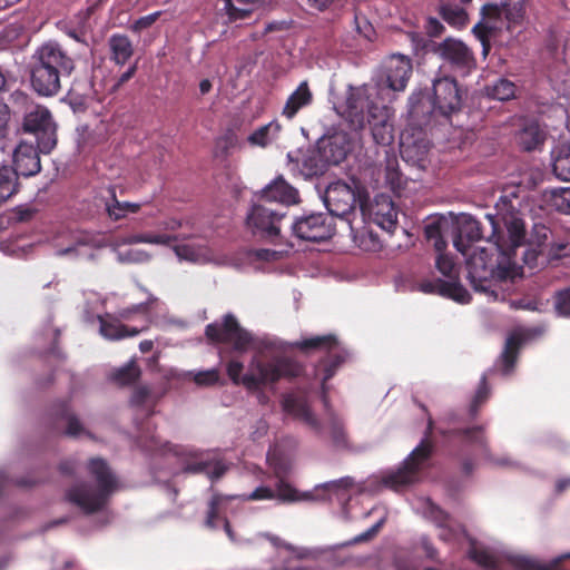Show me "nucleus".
Listing matches in <instances>:
<instances>
[{
  "instance_id": "1",
  "label": "nucleus",
  "mask_w": 570,
  "mask_h": 570,
  "mask_svg": "<svg viewBox=\"0 0 570 570\" xmlns=\"http://www.w3.org/2000/svg\"><path fill=\"white\" fill-rule=\"evenodd\" d=\"M485 218L491 227L488 242L492 243V252L480 247L468 258V278L475 292L497 299L499 283L517 276V266L512 263V257L515 255V249L524 245L527 232L523 219L514 214L503 217L507 237L501 234L493 215L487 214Z\"/></svg>"
},
{
  "instance_id": "2",
  "label": "nucleus",
  "mask_w": 570,
  "mask_h": 570,
  "mask_svg": "<svg viewBox=\"0 0 570 570\" xmlns=\"http://www.w3.org/2000/svg\"><path fill=\"white\" fill-rule=\"evenodd\" d=\"M244 364L232 360L226 365V372L235 385H243L248 391H257L262 386L275 384L281 379H295L302 375L304 367L287 356H275L264 361L255 355L248 364V372L242 375Z\"/></svg>"
},
{
  "instance_id": "3",
  "label": "nucleus",
  "mask_w": 570,
  "mask_h": 570,
  "mask_svg": "<svg viewBox=\"0 0 570 570\" xmlns=\"http://www.w3.org/2000/svg\"><path fill=\"white\" fill-rule=\"evenodd\" d=\"M87 470L96 487L92 488L86 482L78 483L67 490L66 499L85 514H94L108 504L110 497L119 489V481L107 461L101 458L90 459Z\"/></svg>"
},
{
  "instance_id": "4",
  "label": "nucleus",
  "mask_w": 570,
  "mask_h": 570,
  "mask_svg": "<svg viewBox=\"0 0 570 570\" xmlns=\"http://www.w3.org/2000/svg\"><path fill=\"white\" fill-rule=\"evenodd\" d=\"M73 69V59L58 43H45L35 55L30 77L31 86L40 96H56L61 88L60 78L70 76Z\"/></svg>"
},
{
  "instance_id": "5",
  "label": "nucleus",
  "mask_w": 570,
  "mask_h": 570,
  "mask_svg": "<svg viewBox=\"0 0 570 570\" xmlns=\"http://www.w3.org/2000/svg\"><path fill=\"white\" fill-rule=\"evenodd\" d=\"M292 346L304 354L313 351L324 352L325 355L315 366L316 374L322 375V400L325 407L328 406L327 382L336 374L337 370L346 362L348 353L340 346L338 340L333 334L316 335L296 341Z\"/></svg>"
},
{
  "instance_id": "6",
  "label": "nucleus",
  "mask_w": 570,
  "mask_h": 570,
  "mask_svg": "<svg viewBox=\"0 0 570 570\" xmlns=\"http://www.w3.org/2000/svg\"><path fill=\"white\" fill-rule=\"evenodd\" d=\"M434 429V421L428 419L424 438L404 460L401 468L383 478V483L395 491L414 483L420 472L426 466L434 452V444L431 440Z\"/></svg>"
},
{
  "instance_id": "7",
  "label": "nucleus",
  "mask_w": 570,
  "mask_h": 570,
  "mask_svg": "<svg viewBox=\"0 0 570 570\" xmlns=\"http://www.w3.org/2000/svg\"><path fill=\"white\" fill-rule=\"evenodd\" d=\"M22 129L32 134L39 150L49 154L57 144L56 124L49 109L41 105L30 104L26 108Z\"/></svg>"
},
{
  "instance_id": "8",
  "label": "nucleus",
  "mask_w": 570,
  "mask_h": 570,
  "mask_svg": "<svg viewBox=\"0 0 570 570\" xmlns=\"http://www.w3.org/2000/svg\"><path fill=\"white\" fill-rule=\"evenodd\" d=\"M205 335L210 343L230 344L233 351L245 353L253 344V335L243 328L233 314H226L223 322L210 323L205 327Z\"/></svg>"
},
{
  "instance_id": "9",
  "label": "nucleus",
  "mask_w": 570,
  "mask_h": 570,
  "mask_svg": "<svg viewBox=\"0 0 570 570\" xmlns=\"http://www.w3.org/2000/svg\"><path fill=\"white\" fill-rule=\"evenodd\" d=\"M293 234L306 242L321 243L335 233L334 218L325 213H311L297 217L292 224Z\"/></svg>"
},
{
  "instance_id": "10",
  "label": "nucleus",
  "mask_w": 570,
  "mask_h": 570,
  "mask_svg": "<svg viewBox=\"0 0 570 570\" xmlns=\"http://www.w3.org/2000/svg\"><path fill=\"white\" fill-rule=\"evenodd\" d=\"M285 213H279L271 205L254 204L247 215V225L262 238L275 242L281 235V222Z\"/></svg>"
},
{
  "instance_id": "11",
  "label": "nucleus",
  "mask_w": 570,
  "mask_h": 570,
  "mask_svg": "<svg viewBox=\"0 0 570 570\" xmlns=\"http://www.w3.org/2000/svg\"><path fill=\"white\" fill-rule=\"evenodd\" d=\"M442 60L448 62L452 69L462 75L469 73L475 68V58L470 48L461 40L446 38L436 43L433 49Z\"/></svg>"
},
{
  "instance_id": "12",
  "label": "nucleus",
  "mask_w": 570,
  "mask_h": 570,
  "mask_svg": "<svg viewBox=\"0 0 570 570\" xmlns=\"http://www.w3.org/2000/svg\"><path fill=\"white\" fill-rule=\"evenodd\" d=\"M433 107L443 117L459 111L462 107V90L451 77L438 78L433 81Z\"/></svg>"
},
{
  "instance_id": "13",
  "label": "nucleus",
  "mask_w": 570,
  "mask_h": 570,
  "mask_svg": "<svg viewBox=\"0 0 570 570\" xmlns=\"http://www.w3.org/2000/svg\"><path fill=\"white\" fill-rule=\"evenodd\" d=\"M324 203L332 217H345L355 209L357 195L348 184L337 180L327 186Z\"/></svg>"
},
{
  "instance_id": "14",
  "label": "nucleus",
  "mask_w": 570,
  "mask_h": 570,
  "mask_svg": "<svg viewBox=\"0 0 570 570\" xmlns=\"http://www.w3.org/2000/svg\"><path fill=\"white\" fill-rule=\"evenodd\" d=\"M281 404L283 411L286 414L298 421H302L316 434L322 433L323 426L320 420L313 413L306 396L296 395L294 393H286L282 396Z\"/></svg>"
},
{
  "instance_id": "15",
  "label": "nucleus",
  "mask_w": 570,
  "mask_h": 570,
  "mask_svg": "<svg viewBox=\"0 0 570 570\" xmlns=\"http://www.w3.org/2000/svg\"><path fill=\"white\" fill-rule=\"evenodd\" d=\"M430 151V141L424 137L401 135L400 154L404 161L424 168Z\"/></svg>"
},
{
  "instance_id": "16",
  "label": "nucleus",
  "mask_w": 570,
  "mask_h": 570,
  "mask_svg": "<svg viewBox=\"0 0 570 570\" xmlns=\"http://www.w3.org/2000/svg\"><path fill=\"white\" fill-rule=\"evenodd\" d=\"M39 153L32 144L21 142L13 153V169L19 176L30 177L38 174L41 169Z\"/></svg>"
},
{
  "instance_id": "17",
  "label": "nucleus",
  "mask_w": 570,
  "mask_h": 570,
  "mask_svg": "<svg viewBox=\"0 0 570 570\" xmlns=\"http://www.w3.org/2000/svg\"><path fill=\"white\" fill-rule=\"evenodd\" d=\"M412 73L411 60L402 56H393L385 67V83L393 91H402Z\"/></svg>"
},
{
  "instance_id": "18",
  "label": "nucleus",
  "mask_w": 570,
  "mask_h": 570,
  "mask_svg": "<svg viewBox=\"0 0 570 570\" xmlns=\"http://www.w3.org/2000/svg\"><path fill=\"white\" fill-rule=\"evenodd\" d=\"M373 222L386 230H392L397 224V210L390 196L381 194L375 196L370 206Z\"/></svg>"
},
{
  "instance_id": "19",
  "label": "nucleus",
  "mask_w": 570,
  "mask_h": 570,
  "mask_svg": "<svg viewBox=\"0 0 570 570\" xmlns=\"http://www.w3.org/2000/svg\"><path fill=\"white\" fill-rule=\"evenodd\" d=\"M262 198L268 203L294 205L299 202L298 190L282 176L276 177L262 190Z\"/></svg>"
},
{
  "instance_id": "20",
  "label": "nucleus",
  "mask_w": 570,
  "mask_h": 570,
  "mask_svg": "<svg viewBox=\"0 0 570 570\" xmlns=\"http://www.w3.org/2000/svg\"><path fill=\"white\" fill-rule=\"evenodd\" d=\"M409 118L419 127L428 126L438 109L433 107V100L423 92L411 95L409 98Z\"/></svg>"
},
{
  "instance_id": "21",
  "label": "nucleus",
  "mask_w": 570,
  "mask_h": 570,
  "mask_svg": "<svg viewBox=\"0 0 570 570\" xmlns=\"http://www.w3.org/2000/svg\"><path fill=\"white\" fill-rule=\"evenodd\" d=\"M439 433L444 438L446 445L458 441L463 445H475L483 450L487 449V439L482 426H472L466 429H440Z\"/></svg>"
},
{
  "instance_id": "22",
  "label": "nucleus",
  "mask_w": 570,
  "mask_h": 570,
  "mask_svg": "<svg viewBox=\"0 0 570 570\" xmlns=\"http://www.w3.org/2000/svg\"><path fill=\"white\" fill-rule=\"evenodd\" d=\"M464 238L468 240V243H473L483 238L488 240L489 236L487 237L483 235L482 225L479 220L468 216L461 222L458 228V234L453 239L455 249L463 255H466L470 246L469 244L464 243Z\"/></svg>"
},
{
  "instance_id": "23",
  "label": "nucleus",
  "mask_w": 570,
  "mask_h": 570,
  "mask_svg": "<svg viewBox=\"0 0 570 570\" xmlns=\"http://www.w3.org/2000/svg\"><path fill=\"white\" fill-rule=\"evenodd\" d=\"M547 130L537 120H528L518 132L517 139L525 151L540 149L547 139Z\"/></svg>"
},
{
  "instance_id": "24",
  "label": "nucleus",
  "mask_w": 570,
  "mask_h": 570,
  "mask_svg": "<svg viewBox=\"0 0 570 570\" xmlns=\"http://www.w3.org/2000/svg\"><path fill=\"white\" fill-rule=\"evenodd\" d=\"M100 324V334L107 340H122L125 337L136 336L140 333L137 327H130L120 322L119 318L106 313L98 316Z\"/></svg>"
},
{
  "instance_id": "25",
  "label": "nucleus",
  "mask_w": 570,
  "mask_h": 570,
  "mask_svg": "<svg viewBox=\"0 0 570 570\" xmlns=\"http://www.w3.org/2000/svg\"><path fill=\"white\" fill-rule=\"evenodd\" d=\"M422 289L425 293L438 292L440 295L462 304L469 303L471 299V295L468 289L464 288L460 283L455 282H445L442 279H438L435 284L428 282L422 284Z\"/></svg>"
},
{
  "instance_id": "26",
  "label": "nucleus",
  "mask_w": 570,
  "mask_h": 570,
  "mask_svg": "<svg viewBox=\"0 0 570 570\" xmlns=\"http://www.w3.org/2000/svg\"><path fill=\"white\" fill-rule=\"evenodd\" d=\"M312 101L313 92L309 89L308 82L304 80L287 98L282 115L292 119L302 108L309 106Z\"/></svg>"
},
{
  "instance_id": "27",
  "label": "nucleus",
  "mask_w": 570,
  "mask_h": 570,
  "mask_svg": "<svg viewBox=\"0 0 570 570\" xmlns=\"http://www.w3.org/2000/svg\"><path fill=\"white\" fill-rule=\"evenodd\" d=\"M554 234L552 230L543 224H535L532 228L531 236L529 239V244L531 247V252L529 250L524 256V262L530 265V256L531 259L537 258L538 256H543L544 249L549 247L550 242L552 240Z\"/></svg>"
},
{
  "instance_id": "28",
  "label": "nucleus",
  "mask_w": 570,
  "mask_h": 570,
  "mask_svg": "<svg viewBox=\"0 0 570 570\" xmlns=\"http://www.w3.org/2000/svg\"><path fill=\"white\" fill-rule=\"evenodd\" d=\"M370 101L364 89L352 90L346 98V112L351 121L360 127L365 120V110L370 111Z\"/></svg>"
},
{
  "instance_id": "29",
  "label": "nucleus",
  "mask_w": 570,
  "mask_h": 570,
  "mask_svg": "<svg viewBox=\"0 0 570 570\" xmlns=\"http://www.w3.org/2000/svg\"><path fill=\"white\" fill-rule=\"evenodd\" d=\"M51 415L56 420H65L67 428L65 434L68 436H78L82 431V424L79 419L71 412L69 400H59L51 406Z\"/></svg>"
},
{
  "instance_id": "30",
  "label": "nucleus",
  "mask_w": 570,
  "mask_h": 570,
  "mask_svg": "<svg viewBox=\"0 0 570 570\" xmlns=\"http://www.w3.org/2000/svg\"><path fill=\"white\" fill-rule=\"evenodd\" d=\"M108 377L118 387L134 386L141 377V368L136 360H130L125 365L114 368Z\"/></svg>"
},
{
  "instance_id": "31",
  "label": "nucleus",
  "mask_w": 570,
  "mask_h": 570,
  "mask_svg": "<svg viewBox=\"0 0 570 570\" xmlns=\"http://www.w3.org/2000/svg\"><path fill=\"white\" fill-rule=\"evenodd\" d=\"M110 60L118 66L126 65L134 55V46L126 35L115 33L108 40Z\"/></svg>"
},
{
  "instance_id": "32",
  "label": "nucleus",
  "mask_w": 570,
  "mask_h": 570,
  "mask_svg": "<svg viewBox=\"0 0 570 570\" xmlns=\"http://www.w3.org/2000/svg\"><path fill=\"white\" fill-rule=\"evenodd\" d=\"M109 198L105 202V208L108 217L115 222L127 217L128 214H136L140 210L142 204L120 202L116 197L114 187L108 188Z\"/></svg>"
},
{
  "instance_id": "33",
  "label": "nucleus",
  "mask_w": 570,
  "mask_h": 570,
  "mask_svg": "<svg viewBox=\"0 0 570 570\" xmlns=\"http://www.w3.org/2000/svg\"><path fill=\"white\" fill-rule=\"evenodd\" d=\"M138 444L148 452H159L161 454L173 453L174 455L177 456H195V454L191 451H187L183 446L171 444L170 442H163L158 436L154 434L150 435L149 438L140 435L138 439Z\"/></svg>"
},
{
  "instance_id": "34",
  "label": "nucleus",
  "mask_w": 570,
  "mask_h": 570,
  "mask_svg": "<svg viewBox=\"0 0 570 570\" xmlns=\"http://www.w3.org/2000/svg\"><path fill=\"white\" fill-rule=\"evenodd\" d=\"M159 399L160 396L156 395L149 385L139 384L134 386L129 404L134 407L147 410V415L151 416Z\"/></svg>"
},
{
  "instance_id": "35",
  "label": "nucleus",
  "mask_w": 570,
  "mask_h": 570,
  "mask_svg": "<svg viewBox=\"0 0 570 570\" xmlns=\"http://www.w3.org/2000/svg\"><path fill=\"white\" fill-rule=\"evenodd\" d=\"M185 473H205L212 481L220 479L227 471V465L222 460H199L188 462L184 466Z\"/></svg>"
},
{
  "instance_id": "36",
  "label": "nucleus",
  "mask_w": 570,
  "mask_h": 570,
  "mask_svg": "<svg viewBox=\"0 0 570 570\" xmlns=\"http://www.w3.org/2000/svg\"><path fill=\"white\" fill-rule=\"evenodd\" d=\"M19 175L10 166L0 167V204L9 200L19 190Z\"/></svg>"
},
{
  "instance_id": "37",
  "label": "nucleus",
  "mask_w": 570,
  "mask_h": 570,
  "mask_svg": "<svg viewBox=\"0 0 570 570\" xmlns=\"http://www.w3.org/2000/svg\"><path fill=\"white\" fill-rule=\"evenodd\" d=\"M552 171L557 178L570 181V145H561L552 150Z\"/></svg>"
},
{
  "instance_id": "38",
  "label": "nucleus",
  "mask_w": 570,
  "mask_h": 570,
  "mask_svg": "<svg viewBox=\"0 0 570 570\" xmlns=\"http://www.w3.org/2000/svg\"><path fill=\"white\" fill-rule=\"evenodd\" d=\"M281 125L277 121H271L254 130L248 137L247 141L253 147H267L275 140L281 131Z\"/></svg>"
},
{
  "instance_id": "39",
  "label": "nucleus",
  "mask_w": 570,
  "mask_h": 570,
  "mask_svg": "<svg viewBox=\"0 0 570 570\" xmlns=\"http://www.w3.org/2000/svg\"><path fill=\"white\" fill-rule=\"evenodd\" d=\"M242 148V141L234 128H227L222 136L215 140V156L227 159L234 149Z\"/></svg>"
},
{
  "instance_id": "40",
  "label": "nucleus",
  "mask_w": 570,
  "mask_h": 570,
  "mask_svg": "<svg viewBox=\"0 0 570 570\" xmlns=\"http://www.w3.org/2000/svg\"><path fill=\"white\" fill-rule=\"evenodd\" d=\"M521 345L522 338L517 334H512L507 338L503 352L500 356L502 371L504 373H509L514 367Z\"/></svg>"
},
{
  "instance_id": "41",
  "label": "nucleus",
  "mask_w": 570,
  "mask_h": 570,
  "mask_svg": "<svg viewBox=\"0 0 570 570\" xmlns=\"http://www.w3.org/2000/svg\"><path fill=\"white\" fill-rule=\"evenodd\" d=\"M439 14L445 22L455 28H462L468 22L466 11L456 4L441 3Z\"/></svg>"
},
{
  "instance_id": "42",
  "label": "nucleus",
  "mask_w": 570,
  "mask_h": 570,
  "mask_svg": "<svg viewBox=\"0 0 570 570\" xmlns=\"http://www.w3.org/2000/svg\"><path fill=\"white\" fill-rule=\"evenodd\" d=\"M468 557L485 570H500L499 560L487 549L476 548L474 542H472L469 549Z\"/></svg>"
},
{
  "instance_id": "43",
  "label": "nucleus",
  "mask_w": 570,
  "mask_h": 570,
  "mask_svg": "<svg viewBox=\"0 0 570 570\" xmlns=\"http://www.w3.org/2000/svg\"><path fill=\"white\" fill-rule=\"evenodd\" d=\"M445 222L435 219L428 223L424 227V236L428 242L433 243V247L438 253L443 252L446 248V242L442 235V227Z\"/></svg>"
},
{
  "instance_id": "44",
  "label": "nucleus",
  "mask_w": 570,
  "mask_h": 570,
  "mask_svg": "<svg viewBox=\"0 0 570 570\" xmlns=\"http://www.w3.org/2000/svg\"><path fill=\"white\" fill-rule=\"evenodd\" d=\"M548 263L570 257V243L563 238L553 236L548 248L544 249L542 256Z\"/></svg>"
},
{
  "instance_id": "45",
  "label": "nucleus",
  "mask_w": 570,
  "mask_h": 570,
  "mask_svg": "<svg viewBox=\"0 0 570 570\" xmlns=\"http://www.w3.org/2000/svg\"><path fill=\"white\" fill-rule=\"evenodd\" d=\"M548 202L557 212L570 215V187L551 190Z\"/></svg>"
},
{
  "instance_id": "46",
  "label": "nucleus",
  "mask_w": 570,
  "mask_h": 570,
  "mask_svg": "<svg viewBox=\"0 0 570 570\" xmlns=\"http://www.w3.org/2000/svg\"><path fill=\"white\" fill-rule=\"evenodd\" d=\"M224 500V497L219 493H214L208 502V511L205 519V527L210 530L218 529L219 522L224 517L219 515L220 504Z\"/></svg>"
},
{
  "instance_id": "47",
  "label": "nucleus",
  "mask_w": 570,
  "mask_h": 570,
  "mask_svg": "<svg viewBox=\"0 0 570 570\" xmlns=\"http://www.w3.org/2000/svg\"><path fill=\"white\" fill-rule=\"evenodd\" d=\"M373 139L376 144L387 146L393 142V128L386 120H380L371 126Z\"/></svg>"
},
{
  "instance_id": "48",
  "label": "nucleus",
  "mask_w": 570,
  "mask_h": 570,
  "mask_svg": "<svg viewBox=\"0 0 570 570\" xmlns=\"http://www.w3.org/2000/svg\"><path fill=\"white\" fill-rule=\"evenodd\" d=\"M490 396V386L487 380V376L483 375L478 390L475 392V395L472 400L471 406H470V413L472 416H475L479 412V409L485 403V401Z\"/></svg>"
},
{
  "instance_id": "49",
  "label": "nucleus",
  "mask_w": 570,
  "mask_h": 570,
  "mask_svg": "<svg viewBox=\"0 0 570 570\" xmlns=\"http://www.w3.org/2000/svg\"><path fill=\"white\" fill-rule=\"evenodd\" d=\"M514 94L515 85L505 78L499 79L493 85L491 91L492 97L498 100H509L510 98L514 97Z\"/></svg>"
},
{
  "instance_id": "50",
  "label": "nucleus",
  "mask_w": 570,
  "mask_h": 570,
  "mask_svg": "<svg viewBox=\"0 0 570 570\" xmlns=\"http://www.w3.org/2000/svg\"><path fill=\"white\" fill-rule=\"evenodd\" d=\"M385 178L392 188H399L402 186V174L397 169V160L395 158L387 160Z\"/></svg>"
},
{
  "instance_id": "51",
  "label": "nucleus",
  "mask_w": 570,
  "mask_h": 570,
  "mask_svg": "<svg viewBox=\"0 0 570 570\" xmlns=\"http://www.w3.org/2000/svg\"><path fill=\"white\" fill-rule=\"evenodd\" d=\"M554 306L560 315L570 316V288H564L556 294Z\"/></svg>"
},
{
  "instance_id": "52",
  "label": "nucleus",
  "mask_w": 570,
  "mask_h": 570,
  "mask_svg": "<svg viewBox=\"0 0 570 570\" xmlns=\"http://www.w3.org/2000/svg\"><path fill=\"white\" fill-rule=\"evenodd\" d=\"M219 372L216 368L200 371L194 374V382L200 386H210L218 382Z\"/></svg>"
},
{
  "instance_id": "53",
  "label": "nucleus",
  "mask_w": 570,
  "mask_h": 570,
  "mask_svg": "<svg viewBox=\"0 0 570 570\" xmlns=\"http://www.w3.org/2000/svg\"><path fill=\"white\" fill-rule=\"evenodd\" d=\"M277 498L284 502H295L301 499L298 497L297 490L283 480H281L277 484Z\"/></svg>"
},
{
  "instance_id": "54",
  "label": "nucleus",
  "mask_w": 570,
  "mask_h": 570,
  "mask_svg": "<svg viewBox=\"0 0 570 570\" xmlns=\"http://www.w3.org/2000/svg\"><path fill=\"white\" fill-rule=\"evenodd\" d=\"M37 213L38 209L30 205H19L12 210L13 218L18 223L30 222Z\"/></svg>"
},
{
  "instance_id": "55",
  "label": "nucleus",
  "mask_w": 570,
  "mask_h": 570,
  "mask_svg": "<svg viewBox=\"0 0 570 570\" xmlns=\"http://www.w3.org/2000/svg\"><path fill=\"white\" fill-rule=\"evenodd\" d=\"M302 171L307 177L318 176L323 174L324 166L320 164L316 157H308L303 163Z\"/></svg>"
},
{
  "instance_id": "56",
  "label": "nucleus",
  "mask_w": 570,
  "mask_h": 570,
  "mask_svg": "<svg viewBox=\"0 0 570 570\" xmlns=\"http://www.w3.org/2000/svg\"><path fill=\"white\" fill-rule=\"evenodd\" d=\"M435 266L443 276L450 277L454 268V263L448 255L441 252L436 257Z\"/></svg>"
},
{
  "instance_id": "57",
  "label": "nucleus",
  "mask_w": 570,
  "mask_h": 570,
  "mask_svg": "<svg viewBox=\"0 0 570 570\" xmlns=\"http://www.w3.org/2000/svg\"><path fill=\"white\" fill-rule=\"evenodd\" d=\"M331 435L335 443H341L345 440L343 422L334 414H331Z\"/></svg>"
},
{
  "instance_id": "58",
  "label": "nucleus",
  "mask_w": 570,
  "mask_h": 570,
  "mask_svg": "<svg viewBox=\"0 0 570 570\" xmlns=\"http://www.w3.org/2000/svg\"><path fill=\"white\" fill-rule=\"evenodd\" d=\"M10 109L8 105L0 101V140L6 138L9 132Z\"/></svg>"
},
{
  "instance_id": "59",
  "label": "nucleus",
  "mask_w": 570,
  "mask_h": 570,
  "mask_svg": "<svg viewBox=\"0 0 570 570\" xmlns=\"http://www.w3.org/2000/svg\"><path fill=\"white\" fill-rule=\"evenodd\" d=\"M481 14L488 20H498L502 14V8L495 3H487L481 9Z\"/></svg>"
},
{
  "instance_id": "60",
  "label": "nucleus",
  "mask_w": 570,
  "mask_h": 570,
  "mask_svg": "<svg viewBox=\"0 0 570 570\" xmlns=\"http://www.w3.org/2000/svg\"><path fill=\"white\" fill-rule=\"evenodd\" d=\"M226 7L230 19H244L252 13L250 8H237L232 3V0H226Z\"/></svg>"
},
{
  "instance_id": "61",
  "label": "nucleus",
  "mask_w": 570,
  "mask_h": 570,
  "mask_svg": "<svg viewBox=\"0 0 570 570\" xmlns=\"http://www.w3.org/2000/svg\"><path fill=\"white\" fill-rule=\"evenodd\" d=\"M159 16H160V12H154V13L140 17L138 20L135 21L134 30L140 31V30L149 28L157 21Z\"/></svg>"
},
{
  "instance_id": "62",
  "label": "nucleus",
  "mask_w": 570,
  "mask_h": 570,
  "mask_svg": "<svg viewBox=\"0 0 570 570\" xmlns=\"http://www.w3.org/2000/svg\"><path fill=\"white\" fill-rule=\"evenodd\" d=\"M178 238L175 235L168 234H148V244L154 245H170L176 242Z\"/></svg>"
},
{
  "instance_id": "63",
  "label": "nucleus",
  "mask_w": 570,
  "mask_h": 570,
  "mask_svg": "<svg viewBox=\"0 0 570 570\" xmlns=\"http://www.w3.org/2000/svg\"><path fill=\"white\" fill-rule=\"evenodd\" d=\"M275 498L274 491L268 487H258L249 495L248 499L256 500H271Z\"/></svg>"
},
{
  "instance_id": "64",
  "label": "nucleus",
  "mask_w": 570,
  "mask_h": 570,
  "mask_svg": "<svg viewBox=\"0 0 570 570\" xmlns=\"http://www.w3.org/2000/svg\"><path fill=\"white\" fill-rule=\"evenodd\" d=\"M137 62L131 65L124 73L119 76V78L116 80L115 85L112 86V90H118L121 86H124L126 82H128L137 72Z\"/></svg>"
}]
</instances>
